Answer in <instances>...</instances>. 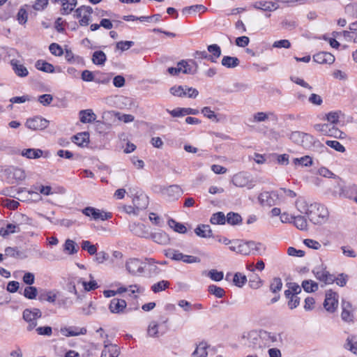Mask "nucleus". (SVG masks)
Listing matches in <instances>:
<instances>
[{
	"label": "nucleus",
	"mask_w": 357,
	"mask_h": 357,
	"mask_svg": "<svg viewBox=\"0 0 357 357\" xmlns=\"http://www.w3.org/2000/svg\"><path fill=\"white\" fill-rule=\"evenodd\" d=\"M326 144L334 149L335 150L340 152V153H344L345 151V148L344 146L341 144L338 141H335V140H327L326 142Z\"/></svg>",
	"instance_id": "nucleus-63"
},
{
	"label": "nucleus",
	"mask_w": 357,
	"mask_h": 357,
	"mask_svg": "<svg viewBox=\"0 0 357 357\" xmlns=\"http://www.w3.org/2000/svg\"><path fill=\"white\" fill-rule=\"evenodd\" d=\"M233 282L236 286L241 287L247 282V278L245 275L240 273H236L234 275Z\"/></svg>",
	"instance_id": "nucleus-59"
},
{
	"label": "nucleus",
	"mask_w": 357,
	"mask_h": 357,
	"mask_svg": "<svg viewBox=\"0 0 357 357\" xmlns=\"http://www.w3.org/2000/svg\"><path fill=\"white\" fill-rule=\"evenodd\" d=\"M282 195L278 193V190L271 192H262L258 197L260 204L263 206L271 207L275 205L282 204L280 199Z\"/></svg>",
	"instance_id": "nucleus-2"
},
{
	"label": "nucleus",
	"mask_w": 357,
	"mask_h": 357,
	"mask_svg": "<svg viewBox=\"0 0 357 357\" xmlns=\"http://www.w3.org/2000/svg\"><path fill=\"white\" fill-rule=\"evenodd\" d=\"M270 118H271L272 119H275L276 116L273 112L266 113V112H257V113L254 114L252 122H255V123L264 122Z\"/></svg>",
	"instance_id": "nucleus-34"
},
{
	"label": "nucleus",
	"mask_w": 357,
	"mask_h": 357,
	"mask_svg": "<svg viewBox=\"0 0 357 357\" xmlns=\"http://www.w3.org/2000/svg\"><path fill=\"white\" fill-rule=\"evenodd\" d=\"M195 232L198 236H200L202 238L210 237L211 236V233H212L210 226L207 225H199L195 229Z\"/></svg>",
	"instance_id": "nucleus-43"
},
{
	"label": "nucleus",
	"mask_w": 357,
	"mask_h": 357,
	"mask_svg": "<svg viewBox=\"0 0 357 357\" xmlns=\"http://www.w3.org/2000/svg\"><path fill=\"white\" fill-rule=\"evenodd\" d=\"M82 213L87 216L91 218V220H102L105 221L107 220H109L112 218V213L110 212H106L98 208L87 206L82 209Z\"/></svg>",
	"instance_id": "nucleus-5"
},
{
	"label": "nucleus",
	"mask_w": 357,
	"mask_h": 357,
	"mask_svg": "<svg viewBox=\"0 0 357 357\" xmlns=\"http://www.w3.org/2000/svg\"><path fill=\"white\" fill-rule=\"evenodd\" d=\"M130 229L137 236L146 238H149V232L144 224L132 223L130 225Z\"/></svg>",
	"instance_id": "nucleus-18"
},
{
	"label": "nucleus",
	"mask_w": 357,
	"mask_h": 357,
	"mask_svg": "<svg viewBox=\"0 0 357 357\" xmlns=\"http://www.w3.org/2000/svg\"><path fill=\"white\" fill-rule=\"evenodd\" d=\"M207 275L216 282L221 281L223 279L224 273L222 271H218L215 269H211L208 272Z\"/></svg>",
	"instance_id": "nucleus-60"
},
{
	"label": "nucleus",
	"mask_w": 357,
	"mask_h": 357,
	"mask_svg": "<svg viewBox=\"0 0 357 357\" xmlns=\"http://www.w3.org/2000/svg\"><path fill=\"white\" fill-rule=\"evenodd\" d=\"M296 206L301 213H305L314 224H322L328 220V209L322 204L314 203L308 206L305 199L299 197L296 202Z\"/></svg>",
	"instance_id": "nucleus-1"
},
{
	"label": "nucleus",
	"mask_w": 357,
	"mask_h": 357,
	"mask_svg": "<svg viewBox=\"0 0 357 357\" xmlns=\"http://www.w3.org/2000/svg\"><path fill=\"white\" fill-rule=\"evenodd\" d=\"M120 351L117 345L111 344L105 346L100 357H118Z\"/></svg>",
	"instance_id": "nucleus-25"
},
{
	"label": "nucleus",
	"mask_w": 357,
	"mask_h": 357,
	"mask_svg": "<svg viewBox=\"0 0 357 357\" xmlns=\"http://www.w3.org/2000/svg\"><path fill=\"white\" fill-rule=\"evenodd\" d=\"M24 320L28 324L27 331H31L37 326V320L42 317L41 311L38 308L25 309L22 314Z\"/></svg>",
	"instance_id": "nucleus-4"
},
{
	"label": "nucleus",
	"mask_w": 357,
	"mask_h": 357,
	"mask_svg": "<svg viewBox=\"0 0 357 357\" xmlns=\"http://www.w3.org/2000/svg\"><path fill=\"white\" fill-rule=\"evenodd\" d=\"M313 273L317 280L325 284H332L335 282V276L323 267H316L313 270Z\"/></svg>",
	"instance_id": "nucleus-13"
},
{
	"label": "nucleus",
	"mask_w": 357,
	"mask_h": 357,
	"mask_svg": "<svg viewBox=\"0 0 357 357\" xmlns=\"http://www.w3.org/2000/svg\"><path fill=\"white\" fill-rule=\"evenodd\" d=\"M338 306V294L331 290L326 291L324 307L326 311L334 312Z\"/></svg>",
	"instance_id": "nucleus-9"
},
{
	"label": "nucleus",
	"mask_w": 357,
	"mask_h": 357,
	"mask_svg": "<svg viewBox=\"0 0 357 357\" xmlns=\"http://www.w3.org/2000/svg\"><path fill=\"white\" fill-rule=\"evenodd\" d=\"M79 121L83 123H91L96 119V115L91 109L79 111Z\"/></svg>",
	"instance_id": "nucleus-23"
},
{
	"label": "nucleus",
	"mask_w": 357,
	"mask_h": 357,
	"mask_svg": "<svg viewBox=\"0 0 357 357\" xmlns=\"http://www.w3.org/2000/svg\"><path fill=\"white\" fill-rule=\"evenodd\" d=\"M207 345L206 343L201 342L192 354V357H206L207 356Z\"/></svg>",
	"instance_id": "nucleus-47"
},
{
	"label": "nucleus",
	"mask_w": 357,
	"mask_h": 357,
	"mask_svg": "<svg viewBox=\"0 0 357 357\" xmlns=\"http://www.w3.org/2000/svg\"><path fill=\"white\" fill-rule=\"evenodd\" d=\"M91 60L96 66H104L107 61V56L101 50L95 51L92 54Z\"/></svg>",
	"instance_id": "nucleus-31"
},
{
	"label": "nucleus",
	"mask_w": 357,
	"mask_h": 357,
	"mask_svg": "<svg viewBox=\"0 0 357 357\" xmlns=\"http://www.w3.org/2000/svg\"><path fill=\"white\" fill-rule=\"evenodd\" d=\"M293 162L295 165H301L304 167H309L312 165V160L308 155H305L300 158H294L293 160Z\"/></svg>",
	"instance_id": "nucleus-50"
},
{
	"label": "nucleus",
	"mask_w": 357,
	"mask_h": 357,
	"mask_svg": "<svg viewBox=\"0 0 357 357\" xmlns=\"http://www.w3.org/2000/svg\"><path fill=\"white\" fill-rule=\"evenodd\" d=\"M144 290L145 289L142 286L138 284H131L128 287L127 291L129 292V296L134 295V298H137V296L135 295V294H142L144 291Z\"/></svg>",
	"instance_id": "nucleus-56"
},
{
	"label": "nucleus",
	"mask_w": 357,
	"mask_h": 357,
	"mask_svg": "<svg viewBox=\"0 0 357 357\" xmlns=\"http://www.w3.org/2000/svg\"><path fill=\"white\" fill-rule=\"evenodd\" d=\"M337 183L340 188V190L338 192L335 191L334 193L337 194L340 197L353 199V198L357 193V185H351L348 186H344L342 185V181L339 178H337Z\"/></svg>",
	"instance_id": "nucleus-7"
},
{
	"label": "nucleus",
	"mask_w": 357,
	"mask_h": 357,
	"mask_svg": "<svg viewBox=\"0 0 357 357\" xmlns=\"http://www.w3.org/2000/svg\"><path fill=\"white\" fill-rule=\"evenodd\" d=\"M278 191L279 194L282 195L280 197L282 204H285L287 198L294 199L296 197V193L294 191L285 188H280Z\"/></svg>",
	"instance_id": "nucleus-41"
},
{
	"label": "nucleus",
	"mask_w": 357,
	"mask_h": 357,
	"mask_svg": "<svg viewBox=\"0 0 357 357\" xmlns=\"http://www.w3.org/2000/svg\"><path fill=\"white\" fill-rule=\"evenodd\" d=\"M35 66L38 70H39L40 71H43L45 73H52L54 72V66L48 62H46L45 61H43V60L37 61Z\"/></svg>",
	"instance_id": "nucleus-40"
},
{
	"label": "nucleus",
	"mask_w": 357,
	"mask_h": 357,
	"mask_svg": "<svg viewBox=\"0 0 357 357\" xmlns=\"http://www.w3.org/2000/svg\"><path fill=\"white\" fill-rule=\"evenodd\" d=\"M284 295L288 301V307L293 310L298 307L300 303V298L295 295V294H291V290H285L284 291Z\"/></svg>",
	"instance_id": "nucleus-28"
},
{
	"label": "nucleus",
	"mask_w": 357,
	"mask_h": 357,
	"mask_svg": "<svg viewBox=\"0 0 357 357\" xmlns=\"http://www.w3.org/2000/svg\"><path fill=\"white\" fill-rule=\"evenodd\" d=\"M168 321V319L165 318L164 319H162L160 324L157 323L155 321H151L147 328V333L149 336L155 337H158L160 334L159 328L161 327V328H164V329L161 330L160 333L163 334L167 330V323Z\"/></svg>",
	"instance_id": "nucleus-11"
},
{
	"label": "nucleus",
	"mask_w": 357,
	"mask_h": 357,
	"mask_svg": "<svg viewBox=\"0 0 357 357\" xmlns=\"http://www.w3.org/2000/svg\"><path fill=\"white\" fill-rule=\"evenodd\" d=\"M87 330L86 328H79L76 326L65 327L61 329V333L66 337L77 336L79 335L86 334Z\"/></svg>",
	"instance_id": "nucleus-20"
},
{
	"label": "nucleus",
	"mask_w": 357,
	"mask_h": 357,
	"mask_svg": "<svg viewBox=\"0 0 357 357\" xmlns=\"http://www.w3.org/2000/svg\"><path fill=\"white\" fill-rule=\"evenodd\" d=\"M170 283L167 280H161L157 283H155L151 286V290L154 293H158L161 291L165 290L169 288Z\"/></svg>",
	"instance_id": "nucleus-52"
},
{
	"label": "nucleus",
	"mask_w": 357,
	"mask_h": 357,
	"mask_svg": "<svg viewBox=\"0 0 357 357\" xmlns=\"http://www.w3.org/2000/svg\"><path fill=\"white\" fill-rule=\"evenodd\" d=\"M293 222L294 225L300 230H305L307 229V222L303 216L298 215L294 217Z\"/></svg>",
	"instance_id": "nucleus-51"
},
{
	"label": "nucleus",
	"mask_w": 357,
	"mask_h": 357,
	"mask_svg": "<svg viewBox=\"0 0 357 357\" xmlns=\"http://www.w3.org/2000/svg\"><path fill=\"white\" fill-rule=\"evenodd\" d=\"M77 17L80 18L79 23L81 26H87L90 21L91 14L93 9L89 6H82L75 10Z\"/></svg>",
	"instance_id": "nucleus-12"
},
{
	"label": "nucleus",
	"mask_w": 357,
	"mask_h": 357,
	"mask_svg": "<svg viewBox=\"0 0 357 357\" xmlns=\"http://www.w3.org/2000/svg\"><path fill=\"white\" fill-rule=\"evenodd\" d=\"M229 250L243 255H250V241L236 240L229 246Z\"/></svg>",
	"instance_id": "nucleus-10"
},
{
	"label": "nucleus",
	"mask_w": 357,
	"mask_h": 357,
	"mask_svg": "<svg viewBox=\"0 0 357 357\" xmlns=\"http://www.w3.org/2000/svg\"><path fill=\"white\" fill-rule=\"evenodd\" d=\"M226 222L230 225H238L241 224L242 218L240 214L234 212H229L226 215Z\"/></svg>",
	"instance_id": "nucleus-42"
},
{
	"label": "nucleus",
	"mask_w": 357,
	"mask_h": 357,
	"mask_svg": "<svg viewBox=\"0 0 357 357\" xmlns=\"http://www.w3.org/2000/svg\"><path fill=\"white\" fill-rule=\"evenodd\" d=\"M262 331V337L264 338V342L265 344V347H268L271 343H273L277 342L280 338V335L270 333L266 331L261 330Z\"/></svg>",
	"instance_id": "nucleus-37"
},
{
	"label": "nucleus",
	"mask_w": 357,
	"mask_h": 357,
	"mask_svg": "<svg viewBox=\"0 0 357 357\" xmlns=\"http://www.w3.org/2000/svg\"><path fill=\"white\" fill-rule=\"evenodd\" d=\"M221 63L226 68H234L239 65L240 61L235 56H224L222 59Z\"/></svg>",
	"instance_id": "nucleus-32"
},
{
	"label": "nucleus",
	"mask_w": 357,
	"mask_h": 357,
	"mask_svg": "<svg viewBox=\"0 0 357 357\" xmlns=\"http://www.w3.org/2000/svg\"><path fill=\"white\" fill-rule=\"evenodd\" d=\"M149 237L151 239L160 245H167L169 242V236L164 231L155 232L151 234H149Z\"/></svg>",
	"instance_id": "nucleus-26"
},
{
	"label": "nucleus",
	"mask_w": 357,
	"mask_h": 357,
	"mask_svg": "<svg viewBox=\"0 0 357 357\" xmlns=\"http://www.w3.org/2000/svg\"><path fill=\"white\" fill-rule=\"evenodd\" d=\"M163 194L167 195L170 199H176L182 194V189L178 185H172L165 188Z\"/></svg>",
	"instance_id": "nucleus-22"
},
{
	"label": "nucleus",
	"mask_w": 357,
	"mask_h": 357,
	"mask_svg": "<svg viewBox=\"0 0 357 357\" xmlns=\"http://www.w3.org/2000/svg\"><path fill=\"white\" fill-rule=\"evenodd\" d=\"M165 256L174 261H183V255L178 250L174 249H168L165 250Z\"/></svg>",
	"instance_id": "nucleus-45"
},
{
	"label": "nucleus",
	"mask_w": 357,
	"mask_h": 357,
	"mask_svg": "<svg viewBox=\"0 0 357 357\" xmlns=\"http://www.w3.org/2000/svg\"><path fill=\"white\" fill-rule=\"evenodd\" d=\"M262 336V331L261 330L259 331H251L248 332L246 335H243L242 337L243 339H247L248 342L245 344L248 347H250L253 349H258L265 347V344Z\"/></svg>",
	"instance_id": "nucleus-3"
},
{
	"label": "nucleus",
	"mask_w": 357,
	"mask_h": 357,
	"mask_svg": "<svg viewBox=\"0 0 357 357\" xmlns=\"http://www.w3.org/2000/svg\"><path fill=\"white\" fill-rule=\"evenodd\" d=\"M208 51L211 53V55H209V61L213 63H215L217 61V59H218L221 55V49L219 45L216 44L210 45L207 47Z\"/></svg>",
	"instance_id": "nucleus-35"
},
{
	"label": "nucleus",
	"mask_w": 357,
	"mask_h": 357,
	"mask_svg": "<svg viewBox=\"0 0 357 357\" xmlns=\"http://www.w3.org/2000/svg\"><path fill=\"white\" fill-rule=\"evenodd\" d=\"M127 303L123 299L114 298L110 301L109 310L112 313L122 314L126 309Z\"/></svg>",
	"instance_id": "nucleus-15"
},
{
	"label": "nucleus",
	"mask_w": 357,
	"mask_h": 357,
	"mask_svg": "<svg viewBox=\"0 0 357 357\" xmlns=\"http://www.w3.org/2000/svg\"><path fill=\"white\" fill-rule=\"evenodd\" d=\"M57 294L54 291H48L43 294H42L40 296L41 300H45L48 301L49 303H54L56 300Z\"/></svg>",
	"instance_id": "nucleus-57"
},
{
	"label": "nucleus",
	"mask_w": 357,
	"mask_h": 357,
	"mask_svg": "<svg viewBox=\"0 0 357 357\" xmlns=\"http://www.w3.org/2000/svg\"><path fill=\"white\" fill-rule=\"evenodd\" d=\"M98 352V348L95 345L91 344L89 347V349L82 354V357H97Z\"/></svg>",
	"instance_id": "nucleus-64"
},
{
	"label": "nucleus",
	"mask_w": 357,
	"mask_h": 357,
	"mask_svg": "<svg viewBox=\"0 0 357 357\" xmlns=\"http://www.w3.org/2000/svg\"><path fill=\"white\" fill-rule=\"evenodd\" d=\"M266 250V246L261 243L250 241V254L261 255L265 253Z\"/></svg>",
	"instance_id": "nucleus-29"
},
{
	"label": "nucleus",
	"mask_w": 357,
	"mask_h": 357,
	"mask_svg": "<svg viewBox=\"0 0 357 357\" xmlns=\"http://www.w3.org/2000/svg\"><path fill=\"white\" fill-rule=\"evenodd\" d=\"M167 225L171 229L177 233L185 234L187 232V228L183 224L178 222L172 218L168 220Z\"/></svg>",
	"instance_id": "nucleus-36"
},
{
	"label": "nucleus",
	"mask_w": 357,
	"mask_h": 357,
	"mask_svg": "<svg viewBox=\"0 0 357 357\" xmlns=\"http://www.w3.org/2000/svg\"><path fill=\"white\" fill-rule=\"evenodd\" d=\"M81 245L82 248L86 250L91 255H93L97 252V247L95 245H92L89 241H83Z\"/></svg>",
	"instance_id": "nucleus-58"
},
{
	"label": "nucleus",
	"mask_w": 357,
	"mask_h": 357,
	"mask_svg": "<svg viewBox=\"0 0 357 357\" xmlns=\"http://www.w3.org/2000/svg\"><path fill=\"white\" fill-rule=\"evenodd\" d=\"M313 60L320 64H332L335 61V56L329 52H321L314 54Z\"/></svg>",
	"instance_id": "nucleus-19"
},
{
	"label": "nucleus",
	"mask_w": 357,
	"mask_h": 357,
	"mask_svg": "<svg viewBox=\"0 0 357 357\" xmlns=\"http://www.w3.org/2000/svg\"><path fill=\"white\" fill-rule=\"evenodd\" d=\"M282 287V282L280 278H274L270 284V290L273 293L279 292Z\"/></svg>",
	"instance_id": "nucleus-55"
},
{
	"label": "nucleus",
	"mask_w": 357,
	"mask_h": 357,
	"mask_svg": "<svg viewBox=\"0 0 357 357\" xmlns=\"http://www.w3.org/2000/svg\"><path fill=\"white\" fill-rule=\"evenodd\" d=\"M90 281L86 282L83 280V278H79L77 280L78 283H81L84 287V289L86 291H90L92 290H95L99 287L97 282L93 279V277L91 274L89 275Z\"/></svg>",
	"instance_id": "nucleus-30"
},
{
	"label": "nucleus",
	"mask_w": 357,
	"mask_h": 357,
	"mask_svg": "<svg viewBox=\"0 0 357 357\" xmlns=\"http://www.w3.org/2000/svg\"><path fill=\"white\" fill-rule=\"evenodd\" d=\"M10 65L15 73L20 77H26L29 74L27 68L17 60L10 61Z\"/></svg>",
	"instance_id": "nucleus-21"
},
{
	"label": "nucleus",
	"mask_w": 357,
	"mask_h": 357,
	"mask_svg": "<svg viewBox=\"0 0 357 357\" xmlns=\"http://www.w3.org/2000/svg\"><path fill=\"white\" fill-rule=\"evenodd\" d=\"M144 263L137 258H130L126 262V268L127 271L132 275H136L141 274L144 270Z\"/></svg>",
	"instance_id": "nucleus-8"
},
{
	"label": "nucleus",
	"mask_w": 357,
	"mask_h": 357,
	"mask_svg": "<svg viewBox=\"0 0 357 357\" xmlns=\"http://www.w3.org/2000/svg\"><path fill=\"white\" fill-rule=\"evenodd\" d=\"M22 155L29 159H36L43 155V151L39 149H26L22 151Z\"/></svg>",
	"instance_id": "nucleus-38"
},
{
	"label": "nucleus",
	"mask_w": 357,
	"mask_h": 357,
	"mask_svg": "<svg viewBox=\"0 0 357 357\" xmlns=\"http://www.w3.org/2000/svg\"><path fill=\"white\" fill-rule=\"evenodd\" d=\"M89 135L88 132H79L73 137V142L79 146H83L84 143L89 141Z\"/></svg>",
	"instance_id": "nucleus-46"
},
{
	"label": "nucleus",
	"mask_w": 357,
	"mask_h": 357,
	"mask_svg": "<svg viewBox=\"0 0 357 357\" xmlns=\"http://www.w3.org/2000/svg\"><path fill=\"white\" fill-rule=\"evenodd\" d=\"M38 290L36 287L30 285L24 289L22 294L28 299H35L36 298Z\"/></svg>",
	"instance_id": "nucleus-54"
},
{
	"label": "nucleus",
	"mask_w": 357,
	"mask_h": 357,
	"mask_svg": "<svg viewBox=\"0 0 357 357\" xmlns=\"http://www.w3.org/2000/svg\"><path fill=\"white\" fill-rule=\"evenodd\" d=\"M50 121L41 116L29 118L25 123V126L32 130H43L47 128Z\"/></svg>",
	"instance_id": "nucleus-6"
},
{
	"label": "nucleus",
	"mask_w": 357,
	"mask_h": 357,
	"mask_svg": "<svg viewBox=\"0 0 357 357\" xmlns=\"http://www.w3.org/2000/svg\"><path fill=\"white\" fill-rule=\"evenodd\" d=\"M179 66L182 67L181 72L185 74H195L197 70V66L192 60L189 61H181L179 62Z\"/></svg>",
	"instance_id": "nucleus-24"
},
{
	"label": "nucleus",
	"mask_w": 357,
	"mask_h": 357,
	"mask_svg": "<svg viewBox=\"0 0 357 357\" xmlns=\"http://www.w3.org/2000/svg\"><path fill=\"white\" fill-rule=\"evenodd\" d=\"M252 7L257 10H261L263 11H274L278 8L277 3L268 1H256L252 4Z\"/></svg>",
	"instance_id": "nucleus-17"
},
{
	"label": "nucleus",
	"mask_w": 357,
	"mask_h": 357,
	"mask_svg": "<svg viewBox=\"0 0 357 357\" xmlns=\"http://www.w3.org/2000/svg\"><path fill=\"white\" fill-rule=\"evenodd\" d=\"M207 10V8L203 5H194L191 6L185 7L183 9V13L190 14L192 13L202 12L204 13Z\"/></svg>",
	"instance_id": "nucleus-53"
},
{
	"label": "nucleus",
	"mask_w": 357,
	"mask_h": 357,
	"mask_svg": "<svg viewBox=\"0 0 357 357\" xmlns=\"http://www.w3.org/2000/svg\"><path fill=\"white\" fill-rule=\"evenodd\" d=\"M232 183L239 188L247 187L248 189H252L254 186L252 181L249 180L248 177L243 173L234 175L232 178Z\"/></svg>",
	"instance_id": "nucleus-14"
},
{
	"label": "nucleus",
	"mask_w": 357,
	"mask_h": 357,
	"mask_svg": "<svg viewBox=\"0 0 357 357\" xmlns=\"http://www.w3.org/2000/svg\"><path fill=\"white\" fill-rule=\"evenodd\" d=\"M20 231V229L18 225L15 224H7L5 228L0 229V235L3 237H6L11 234L18 233Z\"/></svg>",
	"instance_id": "nucleus-39"
},
{
	"label": "nucleus",
	"mask_w": 357,
	"mask_h": 357,
	"mask_svg": "<svg viewBox=\"0 0 357 357\" xmlns=\"http://www.w3.org/2000/svg\"><path fill=\"white\" fill-rule=\"evenodd\" d=\"M344 348L355 355H357V335H350L346 340Z\"/></svg>",
	"instance_id": "nucleus-27"
},
{
	"label": "nucleus",
	"mask_w": 357,
	"mask_h": 357,
	"mask_svg": "<svg viewBox=\"0 0 357 357\" xmlns=\"http://www.w3.org/2000/svg\"><path fill=\"white\" fill-rule=\"evenodd\" d=\"M79 247L76 244V243L71 240L67 239L66 240L63 244V252L68 255H74L78 252Z\"/></svg>",
	"instance_id": "nucleus-33"
},
{
	"label": "nucleus",
	"mask_w": 357,
	"mask_h": 357,
	"mask_svg": "<svg viewBox=\"0 0 357 357\" xmlns=\"http://www.w3.org/2000/svg\"><path fill=\"white\" fill-rule=\"evenodd\" d=\"M208 291L211 294H213L219 298L224 297L225 295V291L224 289L215 284L209 285Z\"/></svg>",
	"instance_id": "nucleus-48"
},
{
	"label": "nucleus",
	"mask_w": 357,
	"mask_h": 357,
	"mask_svg": "<svg viewBox=\"0 0 357 357\" xmlns=\"http://www.w3.org/2000/svg\"><path fill=\"white\" fill-rule=\"evenodd\" d=\"M202 113L203 114V115L204 116H206V118H208L213 121H215V122L219 121V119L217 118V115L215 114V112L213 111H212L211 109V107H204L202 109Z\"/></svg>",
	"instance_id": "nucleus-61"
},
{
	"label": "nucleus",
	"mask_w": 357,
	"mask_h": 357,
	"mask_svg": "<svg viewBox=\"0 0 357 357\" xmlns=\"http://www.w3.org/2000/svg\"><path fill=\"white\" fill-rule=\"evenodd\" d=\"M210 222L213 225H225L226 222V215L223 212H217L212 215Z\"/></svg>",
	"instance_id": "nucleus-44"
},
{
	"label": "nucleus",
	"mask_w": 357,
	"mask_h": 357,
	"mask_svg": "<svg viewBox=\"0 0 357 357\" xmlns=\"http://www.w3.org/2000/svg\"><path fill=\"white\" fill-rule=\"evenodd\" d=\"M185 86H174L170 88V93L177 97H185Z\"/></svg>",
	"instance_id": "nucleus-62"
},
{
	"label": "nucleus",
	"mask_w": 357,
	"mask_h": 357,
	"mask_svg": "<svg viewBox=\"0 0 357 357\" xmlns=\"http://www.w3.org/2000/svg\"><path fill=\"white\" fill-rule=\"evenodd\" d=\"M302 287L306 292H314L318 289V284L313 280H304L302 282Z\"/></svg>",
	"instance_id": "nucleus-49"
},
{
	"label": "nucleus",
	"mask_w": 357,
	"mask_h": 357,
	"mask_svg": "<svg viewBox=\"0 0 357 357\" xmlns=\"http://www.w3.org/2000/svg\"><path fill=\"white\" fill-rule=\"evenodd\" d=\"M342 319L345 322H353L354 321V314L352 310V305L350 302L345 300L342 301Z\"/></svg>",
	"instance_id": "nucleus-16"
}]
</instances>
